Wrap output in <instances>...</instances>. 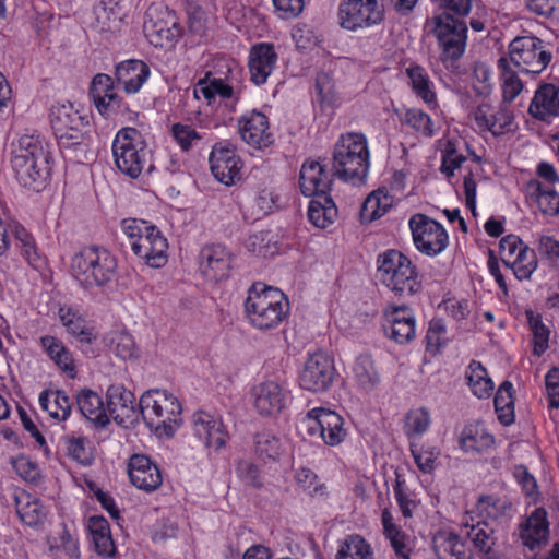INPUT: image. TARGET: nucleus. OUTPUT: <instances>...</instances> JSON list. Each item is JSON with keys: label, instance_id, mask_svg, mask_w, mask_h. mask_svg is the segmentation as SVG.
I'll return each mask as SVG.
<instances>
[{"label": "nucleus", "instance_id": "nucleus-1", "mask_svg": "<svg viewBox=\"0 0 559 559\" xmlns=\"http://www.w3.org/2000/svg\"><path fill=\"white\" fill-rule=\"evenodd\" d=\"M50 163L48 144L39 134H23L12 151L11 165L16 180L35 192L46 188Z\"/></svg>", "mask_w": 559, "mask_h": 559}, {"label": "nucleus", "instance_id": "nucleus-2", "mask_svg": "<svg viewBox=\"0 0 559 559\" xmlns=\"http://www.w3.org/2000/svg\"><path fill=\"white\" fill-rule=\"evenodd\" d=\"M50 123L62 152L84 158L91 144L92 127L87 116L74 109L72 103L56 104L50 109Z\"/></svg>", "mask_w": 559, "mask_h": 559}, {"label": "nucleus", "instance_id": "nucleus-3", "mask_svg": "<svg viewBox=\"0 0 559 559\" xmlns=\"http://www.w3.org/2000/svg\"><path fill=\"white\" fill-rule=\"evenodd\" d=\"M367 139L361 133L342 134L334 145L333 175L353 185L364 183L369 170Z\"/></svg>", "mask_w": 559, "mask_h": 559}, {"label": "nucleus", "instance_id": "nucleus-4", "mask_svg": "<svg viewBox=\"0 0 559 559\" xmlns=\"http://www.w3.org/2000/svg\"><path fill=\"white\" fill-rule=\"evenodd\" d=\"M250 323L259 330L275 329L288 314L289 301L278 288L253 284L245 301Z\"/></svg>", "mask_w": 559, "mask_h": 559}, {"label": "nucleus", "instance_id": "nucleus-5", "mask_svg": "<svg viewBox=\"0 0 559 559\" xmlns=\"http://www.w3.org/2000/svg\"><path fill=\"white\" fill-rule=\"evenodd\" d=\"M379 281L396 296H414L423 289L421 276L412 260L396 249H389L377 258Z\"/></svg>", "mask_w": 559, "mask_h": 559}, {"label": "nucleus", "instance_id": "nucleus-6", "mask_svg": "<svg viewBox=\"0 0 559 559\" xmlns=\"http://www.w3.org/2000/svg\"><path fill=\"white\" fill-rule=\"evenodd\" d=\"M73 277L85 288L109 286L117 273V260L106 248L88 246L71 260Z\"/></svg>", "mask_w": 559, "mask_h": 559}, {"label": "nucleus", "instance_id": "nucleus-7", "mask_svg": "<svg viewBox=\"0 0 559 559\" xmlns=\"http://www.w3.org/2000/svg\"><path fill=\"white\" fill-rule=\"evenodd\" d=\"M138 406L146 426L159 437H173L181 424V404L166 391H146Z\"/></svg>", "mask_w": 559, "mask_h": 559}, {"label": "nucleus", "instance_id": "nucleus-8", "mask_svg": "<svg viewBox=\"0 0 559 559\" xmlns=\"http://www.w3.org/2000/svg\"><path fill=\"white\" fill-rule=\"evenodd\" d=\"M112 154L117 168L126 176L135 179L143 170H154L151 163V151L142 133L131 127L119 130L112 142Z\"/></svg>", "mask_w": 559, "mask_h": 559}, {"label": "nucleus", "instance_id": "nucleus-9", "mask_svg": "<svg viewBox=\"0 0 559 559\" xmlns=\"http://www.w3.org/2000/svg\"><path fill=\"white\" fill-rule=\"evenodd\" d=\"M509 57L519 72L539 74L549 64L552 55L538 37L522 36L510 43Z\"/></svg>", "mask_w": 559, "mask_h": 559}, {"label": "nucleus", "instance_id": "nucleus-10", "mask_svg": "<svg viewBox=\"0 0 559 559\" xmlns=\"http://www.w3.org/2000/svg\"><path fill=\"white\" fill-rule=\"evenodd\" d=\"M435 34L442 48L441 59L443 62L460 59L466 47L467 25L464 20L454 17L451 14L435 16Z\"/></svg>", "mask_w": 559, "mask_h": 559}, {"label": "nucleus", "instance_id": "nucleus-11", "mask_svg": "<svg viewBox=\"0 0 559 559\" xmlns=\"http://www.w3.org/2000/svg\"><path fill=\"white\" fill-rule=\"evenodd\" d=\"M413 240L421 253L435 257L448 246V233L443 226L424 214H415L409 219Z\"/></svg>", "mask_w": 559, "mask_h": 559}, {"label": "nucleus", "instance_id": "nucleus-12", "mask_svg": "<svg viewBox=\"0 0 559 559\" xmlns=\"http://www.w3.org/2000/svg\"><path fill=\"white\" fill-rule=\"evenodd\" d=\"M304 424L310 436L318 435L330 447L341 444L347 436L343 417L328 408L310 409L304 419Z\"/></svg>", "mask_w": 559, "mask_h": 559}, {"label": "nucleus", "instance_id": "nucleus-13", "mask_svg": "<svg viewBox=\"0 0 559 559\" xmlns=\"http://www.w3.org/2000/svg\"><path fill=\"white\" fill-rule=\"evenodd\" d=\"M337 16L342 28L355 32L381 23L383 12L377 0H342Z\"/></svg>", "mask_w": 559, "mask_h": 559}, {"label": "nucleus", "instance_id": "nucleus-14", "mask_svg": "<svg viewBox=\"0 0 559 559\" xmlns=\"http://www.w3.org/2000/svg\"><path fill=\"white\" fill-rule=\"evenodd\" d=\"M335 376L333 360L323 353H316L305 362L299 374V384L310 392H325L332 386Z\"/></svg>", "mask_w": 559, "mask_h": 559}, {"label": "nucleus", "instance_id": "nucleus-15", "mask_svg": "<svg viewBox=\"0 0 559 559\" xmlns=\"http://www.w3.org/2000/svg\"><path fill=\"white\" fill-rule=\"evenodd\" d=\"M213 176L225 186H233L241 179L242 160L236 154V146L219 142L212 147L209 158Z\"/></svg>", "mask_w": 559, "mask_h": 559}, {"label": "nucleus", "instance_id": "nucleus-16", "mask_svg": "<svg viewBox=\"0 0 559 559\" xmlns=\"http://www.w3.org/2000/svg\"><path fill=\"white\" fill-rule=\"evenodd\" d=\"M289 392L278 382L266 380L251 389V399L261 416H275L286 406Z\"/></svg>", "mask_w": 559, "mask_h": 559}, {"label": "nucleus", "instance_id": "nucleus-17", "mask_svg": "<svg viewBox=\"0 0 559 559\" xmlns=\"http://www.w3.org/2000/svg\"><path fill=\"white\" fill-rule=\"evenodd\" d=\"M147 229L141 238L131 242V249L135 255L145 260L147 265L160 267L167 262V239L155 225Z\"/></svg>", "mask_w": 559, "mask_h": 559}, {"label": "nucleus", "instance_id": "nucleus-18", "mask_svg": "<svg viewBox=\"0 0 559 559\" xmlns=\"http://www.w3.org/2000/svg\"><path fill=\"white\" fill-rule=\"evenodd\" d=\"M231 263L233 254L223 245H206L200 251V270L207 280L222 281L227 278Z\"/></svg>", "mask_w": 559, "mask_h": 559}, {"label": "nucleus", "instance_id": "nucleus-19", "mask_svg": "<svg viewBox=\"0 0 559 559\" xmlns=\"http://www.w3.org/2000/svg\"><path fill=\"white\" fill-rule=\"evenodd\" d=\"M128 475L132 485L146 492L156 490L163 483L159 467L145 454L130 456Z\"/></svg>", "mask_w": 559, "mask_h": 559}, {"label": "nucleus", "instance_id": "nucleus-20", "mask_svg": "<svg viewBox=\"0 0 559 559\" xmlns=\"http://www.w3.org/2000/svg\"><path fill=\"white\" fill-rule=\"evenodd\" d=\"M194 435L209 449L219 451L225 447L228 439V432L223 421L210 413L199 411L192 416Z\"/></svg>", "mask_w": 559, "mask_h": 559}, {"label": "nucleus", "instance_id": "nucleus-21", "mask_svg": "<svg viewBox=\"0 0 559 559\" xmlns=\"http://www.w3.org/2000/svg\"><path fill=\"white\" fill-rule=\"evenodd\" d=\"M522 544L531 550L546 545L549 537L547 511L536 508L519 526Z\"/></svg>", "mask_w": 559, "mask_h": 559}, {"label": "nucleus", "instance_id": "nucleus-22", "mask_svg": "<svg viewBox=\"0 0 559 559\" xmlns=\"http://www.w3.org/2000/svg\"><path fill=\"white\" fill-rule=\"evenodd\" d=\"M299 186L306 197H318V194H330L332 179L318 160L307 159L300 169Z\"/></svg>", "mask_w": 559, "mask_h": 559}, {"label": "nucleus", "instance_id": "nucleus-23", "mask_svg": "<svg viewBox=\"0 0 559 559\" xmlns=\"http://www.w3.org/2000/svg\"><path fill=\"white\" fill-rule=\"evenodd\" d=\"M239 132L242 140L254 147H267L273 143V135L269 131V119L257 110L239 119Z\"/></svg>", "mask_w": 559, "mask_h": 559}, {"label": "nucleus", "instance_id": "nucleus-24", "mask_svg": "<svg viewBox=\"0 0 559 559\" xmlns=\"http://www.w3.org/2000/svg\"><path fill=\"white\" fill-rule=\"evenodd\" d=\"M389 325H384L385 334L399 344L411 342L416 334L415 317L407 306L392 307L386 312Z\"/></svg>", "mask_w": 559, "mask_h": 559}, {"label": "nucleus", "instance_id": "nucleus-25", "mask_svg": "<svg viewBox=\"0 0 559 559\" xmlns=\"http://www.w3.org/2000/svg\"><path fill=\"white\" fill-rule=\"evenodd\" d=\"M474 118L479 128L486 129L497 136L509 130L513 115L509 106L502 102L496 109L488 104L479 105L474 112Z\"/></svg>", "mask_w": 559, "mask_h": 559}, {"label": "nucleus", "instance_id": "nucleus-26", "mask_svg": "<svg viewBox=\"0 0 559 559\" xmlns=\"http://www.w3.org/2000/svg\"><path fill=\"white\" fill-rule=\"evenodd\" d=\"M528 114L540 121H549L552 117L559 116V87L545 83L535 92L530 104Z\"/></svg>", "mask_w": 559, "mask_h": 559}, {"label": "nucleus", "instance_id": "nucleus-27", "mask_svg": "<svg viewBox=\"0 0 559 559\" xmlns=\"http://www.w3.org/2000/svg\"><path fill=\"white\" fill-rule=\"evenodd\" d=\"M150 72L148 66L142 60H126L116 66L115 80L126 93L134 94L147 81Z\"/></svg>", "mask_w": 559, "mask_h": 559}, {"label": "nucleus", "instance_id": "nucleus-28", "mask_svg": "<svg viewBox=\"0 0 559 559\" xmlns=\"http://www.w3.org/2000/svg\"><path fill=\"white\" fill-rule=\"evenodd\" d=\"M58 316L67 333L75 340L81 348L97 340L94 326L90 325L78 310L71 307H60Z\"/></svg>", "mask_w": 559, "mask_h": 559}, {"label": "nucleus", "instance_id": "nucleus-29", "mask_svg": "<svg viewBox=\"0 0 559 559\" xmlns=\"http://www.w3.org/2000/svg\"><path fill=\"white\" fill-rule=\"evenodd\" d=\"M277 55L274 47L269 44H259L252 47L249 58L251 81L255 85L264 84L275 68Z\"/></svg>", "mask_w": 559, "mask_h": 559}, {"label": "nucleus", "instance_id": "nucleus-30", "mask_svg": "<svg viewBox=\"0 0 559 559\" xmlns=\"http://www.w3.org/2000/svg\"><path fill=\"white\" fill-rule=\"evenodd\" d=\"M107 411L115 421L122 424L136 416L134 394L120 386H110L107 391Z\"/></svg>", "mask_w": 559, "mask_h": 559}, {"label": "nucleus", "instance_id": "nucleus-31", "mask_svg": "<svg viewBox=\"0 0 559 559\" xmlns=\"http://www.w3.org/2000/svg\"><path fill=\"white\" fill-rule=\"evenodd\" d=\"M44 353L69 378L76 377V366L71 350L61 340L52 335L41 336L39 340Z\"/></svg>", "mask_w": 559, "mask_h": 559}, {"label": "nucleus", "instance_id": "nucleus-32", "mask_svg": "<svg viewBox=\"0 0 559 559\" xmlns=\"http://www.w3.org/2000/svg\"><path fill=\"white\" fill-rule=\"evenodd\" d=\"M76 404L81 414L96 428H105L109 424L108 411L96 392L90 389L81 390L76 395Z\"/></svg>", "mask_w": 559, "mask_h": 559}, {"label": "nucleus", "instance_id": "nucleus-33", "mask_svg": "<svg viewBox=\"0 0 559 559\" xmlns=\"http://www.w3.org/2000/svg\"><path fill=\"white\" fill-rule=\"evenodd\" d=\"M87 530L92 535L95 550L102 557L111 558L116 555V546L108 521L103 515L88 519Z\"/></svg>", "mask_w": 559, "mask_h": 559}, {"label": "nucleus", "instance_id": "nucleus-34", "mask_svg": "<svg viewBox=\"0 0 559 559\" xmlns=\"http://www.w3.org/2000/svg\"><path fill=\"white\" fill-rule=\"evenodd\" d=\"M353 374L357 388L365 393L376 390L381 382L374 360L369 354H361L356 358Z\"/></svg>", "mask_w": 559, "mask_h": 559}, {"label": "nucleus", "instance_id": "nucleus-35", "mask_svg": "<svg viewBox=\"0 0 559 559\" xmlns=\"http://www.w3.org/2000/svg\"><path fill=\"white\" fill-rule=\"evenodd\" d=\"M438 559H472L460 536L449 532H438L432 539Z\"/></svg>", "mask_w": 559, "mask_h": 559}, {"label": "nucleus", "instance_id": "nucleus-36", "mask_svg": "<svg viewBox=\"0 0 559 559\" xmlns=\"http://www.w3.org/2000/svg\"><path fill=\"white\" fill-rule=\"evenodd\" d=\"M337 216V207L330 194H318L309 203L308 217L317 227L326 228L334 223Z\"/></svg>", "mask_w": 559, "mask_h": 559}, {"label": "nucleus", "instance_id": "nucleus-37", "mask_svg": "<svg viewBox=\"0 0 559 559\" xmlns=\"http://www.w3.org/2000/svg\"><path fill=\"white\" fill-rule=\"evenodd\" d=\"M13 499L16 513L24 524L36 526L43 521V507L35 497L24 490H15Z\"/></svg>", "mask_w": 559, "mask_h": 559}, {"label": "nucleus", "instance_id": "nucleus-38", "mask_svg": "<svg viewBox=\"0 0 559 559\" xmlns=\"http://www.w3.org/2000/svg\"><path fill=\"white\" fill-rule=\"evenodd\" d=\"M67 455L83 466H91L94 462L92 442L84 436L67 433L60 438Z\"/></svg>", "mask_w": 559, "mask_h": 559}, {"label": "nucleus", "instance_id": "nucleus-39", "mask_svg": "<svg viewBox=\"0 0 559 559\" xmlns=\"http://www.w3.org/2000/svg\"><path fill=\"white\" fill-rule=\"evenodd\" d=\"M41 408L57 420H66L71 413L72 404L64 391H43L39 395Z\"/></svg>", "mask_w": 559, "mask_h": 559}, {"label": "nucleus", "instance_id": "nucleus-40", "mask_svg": "<svg viewBox=\"0 0 559 559\" xmlns=\"http://www.w3.org/2000/svg\"><path fill=\"white\" fill-rule=\"evenodd\" d=\"M495 438L479 425H466L460 437L461 448L465 452H481L492 447Z\"/></svg>", "mask_w": 559, "mask_h": 559}, {"label": "nucleus", "instance_id": "nucleus-41", "mask_svg": "<svg viewBox=\"0 0 559 559\" xmlns=\"http://www.w3.org/2000/svg\"><path fill=\"white\" fill-rule=\"evenodd\" d=\"M465 535L472 542L473 546L480 552L490 554L496 538L493 527L486 521H478L476 524L465 523Z\"/></svg>", "mask_w": 559, "mask_h": 559}, {"label": "nucleus", "instance_id": "nucleus-42", "mask_svg": "<svg viewBox=\"0 0 559 559\" xmlns=\"http://www.w3.org/2000/svg\"><path fill=\"white\" fill-rule=\"evenodd\" d=\"M467 384L478 399L489 397L493 390V382L488 377L481 362L472 360L466 371Z\"/></svg>", "mask_w": 559, "mask_h": 559}, {"label": "nucleus", "instance_id": "nucleus-43", "mask_svg": "<svg viewBox=\"0 0 559 559\" xmlns=\"http://www.w3.org/2000/svg\"><path fill=\"white\" fill-rule=\"evenodd\" d=\"M406 74L416 96L427 105L436 104V93L432 91V82L426 70L418 64H412L406 69Z\"/></svg>", "mask_w": 559, "mask_h": 559}, {"label": "nucleus", "instance_id": "nucleus-44", "mask_svg": "<svg viewBox=\"0 0 559 559\" xmlns=\"http://www.w3.org/2000/svg\"><path fill=\"white\" fill-rule=\"evenodd\" d=\"M495 409L499 421L509 426L514 421L513 385L510 381H503L493 399Z\"/></svg>", "mask_w": 559, "mask_h": 559}, {"label": "nucleus", "instance_id": "nucleus-45", "mask_svg": "<svg viewBox=\"0 0 559 559\" xmlns=\"http://www.w3.org/2000/svg\"><path fill=\"white\" fill-rule=\"evenodd\" d=\"M335 559H372V550L365 538L352 534L341 543Z\"/></svg>", "mask_w": 559, "mask_h": 559}, {"label": "nucleus", "instance_id": "nucleus-46", "mask_svg": "<svg viewBox=\"0 0 559 559\" xmlns=\"http://www.w3.org/2000/svg\"><path fill=\"white\" fill-rule=\"evenodd\" d=\"M525 317L533 333V353L536 356H542L548 349L550 331L544 324L542 316L539 313H535L532 309L525 310Z\"/></svg>", "mask_w": 559, "mask_h": 559}, {"label": "nucleus", "instance_id": "nucleus-47", "mask_svg": "<svg viewBox=\"0 0 559 559\" xmlns=\"http://www.w3.org/2000/svg\"><path fill=\"white\" fill-rule=\"evenodd\" d=\"M382 526L383 534L386 539L390 540L394 552L399 557L406 558L407 557V547L405 544V533L394 523L393 515L389 509H384L382 511Z\"/></svg>", "mask_w": 559, "mask_h": 559}, {"label": "nucleus", "instance_id": "nucleus-48", "mask_svg": "<svg viewBox=\"0 0 559 559\" xmlns=\"http://www.w3.org/2000/svg\"><path fill=\"white\" fill-rule=\"evenodd\" d=\"M498 67L501 70V76L503 80L502 84V97L503 103L510 104L515 97L522 92L523 83L518 78L515 71L510 67V62L506 57H501L498 60Z\"/></svg>", "mask_w": 559, "mask_h": 559}, {"label": "nucleus", "instance_id": "nucleus-49", "mask_svg": "<svg viewBox=\"0 0 559 559\" xmlns=\"http://www.w3.org/2000/svg\"><path fill=\"white\" fill-rule=\"evenodd\" d=\"M90 94L99 112L109 98L117 94L112 78L105 73L96 74L92 80Z\"/></svg>", "mask_w": 559, "mask_h": 559}, {"label": "nucleus", "instance_id": "nucleus-50", "mask_svg": "<svg viewBox=\"0 0 559 559\" xmlns=\"http://www.w3.org/2000/svg\"><path fill=\"white\" fill-rule=\"evenodd\" d=\"M508 267L512 269L514 276L519 281L530 280L537 269V259L534 250L527 246L521 247L515 258Z\"/></svg>", "mask_w": 559, "mask_h": 559}, {"label": "nucleus", "instance_id": "nucleus-51", "mask_svg": "<svg viewBox=\"0 0 559 559\" xmlns=\"http://www.w3.org/2000/svg\"><path fill=\"white\" fill-rule=\"evenodd\" d=\"M198 87L203 96L209 100L214 98L216 95L224 99L235 98L238 100L239 98V92H235L231 85L219 78L210 79L209 74L205 79L199 81Z\"/></svg>", "mask_w": 559, "mask_h": 559}, {"label": "nucleus", "instance_id": "nucleus-52", "mask_svg": "<svg viewBox=\"0 0 559 559\" xmlns=\"http://www.w3.org/2000/svg\"><path fill=\"white\" fill-rule=\"evenodd\" d=\"M530 187L534 189L533 194L543 214L559 215V194L554 189H545L540 182H532Z\"/></svg>", "mask_w": 559, "mask_h": 559}, {"label": "nucleus", "instance_id": "nucleus-53", "mask_svg": "<svg viewBox=\"0 0 559 559\" xmlns=\"http://www.w3.org/2000/svg\"><path fill=\"white\" fill-rule=\"evenodd\" d=\"M254 452L261 460H276L281 454V442L270 432H260L254 437Z\"/></svg>", "mask_w": 559, "mask_h": 559}, {"label": "nucleus", "instance_id": "nucleus-54", "mask_svg": "<svg viewBox=\"0 0 559 559\" xmlns=\"http://www.w3.org/2000/svg\"><path fill=\"white\" fill-rule=\"evenodd\" d=\"M168 17L171 19V26H168V22L163 20L154 21L152 17L144 23V31L147 37L156 36L158 39L173 40L178 35L177 22L170 12L166 11ZM147 16H151L147 13Z\"/></svg>", "mask_w": 559, "mask_h": 559}, {"label": "nucleus", "instance_id": "nucleus-55", "mask_svg": "<svg viewBox=\"0 0 559 559\" xmlns=\"http://www.w3.org/2000/svg\"><path fill=\"white\" fill-rule=\"evenodd\" d=\"M430 414L426 407L412 409L405 417V432L408 437L425 433L430 427Z\"/></svg>", "mask_w": 559, "mask_h": 559}, {"label": "nucleus", "instance_id": "nucleus-56", "mask_svg": "<svg viewBox=\"0 0 559 559\" xmlns=\"http://www.w3.org/2000/svg\"><path fill=\"white\" fill-rule=\"evenodd\" d=\"M295 479L302 490L311 498L324 497L326 495L325 485L319 483L318 476L310 468H299L295 474Z\"/></svg>", "mask_w": 559, "mask_h": 559}, {"label": "nucleus", "instance_id": "nucleus-57", "mask_svg": "<svg viewBox=\"0 0 559 559\" xmlns=\"http://www.w3.org/2000/svg\"><path fill=\"white\" fill-rule=\"evenodd\" d=\"M404 123L425 136H432L433 134L431 118L421 109H407L404 117Z\"/></svg>", "mask_w": 559, "mask_h": 559}, {"label": "nucleus", "instance_id": "nucleus-58", "mask_svg": "<svg viewBox=\"0 0 559 559\" xmlns=\"http://www.w3.org/2000/svg\"><path fill=\"white\" fill-rule=\"evenodd\" d=\"M99 114L105 118L121 116L128 121H134L139 114L130 109L129 105L118 94L111 96Z\"/></svg>", "mask_w": 559, "mask_h": 559}, {"label": "nucleus", "instance_id": "nucleus-59", "mask_svg": "<svg viewBox=\"0 0 559 559\" xmlns=\"http://www.w3.org/2000/svg\"><path fill=\"white\" fill-rule=\"evenodd\" d=\"M379 193L380 191L371 192L361 204L359 212L361 223H371L385 214L386 209L381 205Z\"/></svg>", "mask_w": 559, "mask_h": 559}, {"label": "nucleus", "instance_id": "nucleus-60", "mask_svg": "<svg viewBox=\"0 0 559 559\" xmlns=\"http://www.w3.org/2000/svg\"><path fill=\"white\" fill-rule=\"evenodd\" d=\"M171 133L182 151H189L202 140V135L189 124L175 123L171 128Z\"/></svg>", "mask_w": 559, "mask_h": 559}, {"label": "nucleus", "instance_id": "nucleus-61", "mask_svg": "<svg viewBox=\"0 0 559 559\" xmlns=\"http://www.w3.org/2000/svg\"><path fill=\"white\" fill-rule=\"evenodd\" d=\"M112 350L123 360L136 357V347L133 336L127 332H118L111 338Z\"/></svg>", "mask_w": 559, "mask_h": 559}, {"label": "nucleus", "instance_id": "nucleus-62", "mask_svg": "<svg viewBox=\"0 0 559 559\" xmlns=\"http://www.w3.org/2000/svg\"><path fill=\"white\" fill-rule=\"evenodd\" d=\"M12 465L16 474L25 481L38 484L40 480V471L38 465L25 455H20L12 460Z\"/></svg>", "mask_w": 559, "mask_h": 559}, {"label": "nucleus", "instance_id": "nucleus-63", "mask_svg": "<svg viewBox=\"0 0 559 559\" xmlns=\"http://www.w3.org/2000/svg\"><path fill=\"white\" fill-rule=\"evenodd\" d=\"M317 100L325 107H332L336 103L333 84L326 73H320L316 80Z\"/></svg>", "mask_w": 559, "mask_h": 559}, {"label": "nucleus", "instance_id": "nucleus-64", "mask_svg": "<svg viewBox=\"0 0 559 559\" xmlns=\"http://www.w3.org/2000/svg\"><path fill=\"white\" fill-rule=\"evenodd\" d=\"M465 159L466 158L464 155L456 152L455 145L451 142H448L444 151L442 152L440 171L447 177H452L455 169L460 168Z\"/></svg>", "mask_w": 559, "mask_h": 559}]
</instances>
